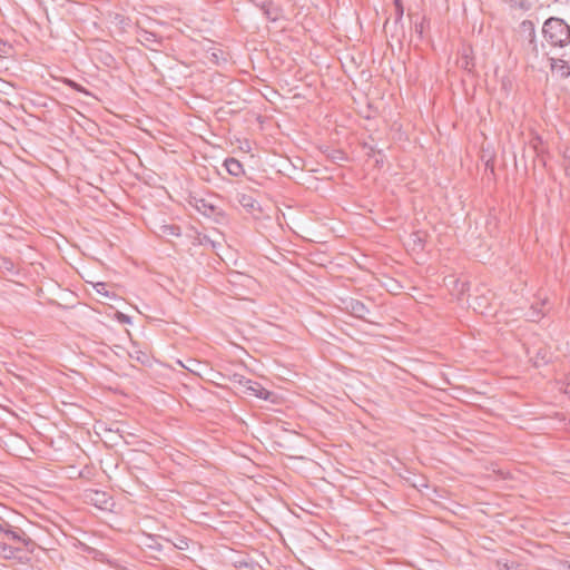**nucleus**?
<instances>
[{
  "mask_svg": "<svg viewBox=\"0 0 570 570\" xmlns=\"http://www.w3.org/2000/svg\"><path fill=\"white\" fill-rule=\"evenodd\" d=\"M544 39L553 47L563 48L570 43V26L562 19L551 17L542 27Z\"/></svg>",
  "mask_w": 570,
  "mask_h": 570,
  "instance_id": "obj_1",
  "label": "nucleus"
},
{
  "mask_svg": "<svg viewBox=\"0 0 570 570\" xmlns=\"http://www.w3.org/2000/svg\"><path fill=\"white\" fill-rule=\"evenodd\" d=\"M520 32L523 38L522 48L527 59L537 62L546 56L544 46L537 41L535 28L532 21L524 20L520 24Z\"/></svg>",
  "mask_w": 570,
  "mask_h": 570,
  "instance_id": "obj_2",
  "label": "nucleus"
},
{
  "mask_svg": "<svg viewBox=\"0 0 570 570\" xmlns=\"http://www.w3.org/2000/svg\"><path fill=\"white\" fill-rule=\"evenodd\" d=\"M240 393L256 396L265 401L271 400V397L273 396V394L269 391L263 387L259 383L254 382L252 380L248 381V384L245 385Z\"/></svg>",
  "mask_w": 570,
  "mask_h": 570,
  "instance_id": "obj_3",
  "label": "nucleus"
},
{
  "mask_svg": "<svg viewBox=\"0 0 570 570\" xmlns=\"http://www.w3.org/2000/svg\"><path fill=\"white\" fill-rule=\"evenodd\" d=\"M138 41L151 49V50H157V46L160 45V38L154 33V32H150V31H146V30H141L139 33H138Z\"/></svg>",
  "mask_w": 570,
  "mask_h": 570,
  "instance_id": "obj_4",
  "label": "nucleus"
},
{
  "mask_svg": "<svg viewBox=\"0 0 570 570\" xmlns=\"http://www.w3.org/2000/svg\"><path fill=\"white\" fill-rule=\"evenodd\" d=\"M346 309H348L352 315L358 318H365L370 313L368 308L357 299H350L346 302Z\"/></svg>",
  "mask_w": 570,
  "mask_h": 570,
  "instance_id": "obj_5",
  "label": "nucleus"
},
{
  "mask_svg": "<svg viewBox=\"0 0 570 570\" xmlns=\"http://www.w3.org/2000/svg\"><path fill=\"white\" fill-rule=\"evenodd\" d=\"M550 67L552 72L566 78L570 75V65L563 59H550Z\"/></svg>",
  "mask_w": 570,
  "mask_h": 570,
  "instance_id": "obj_6",
  "label": "nucleus"
},
{
  "mask_svg": "<svg viewBox=\"0 0 570 570\" xmlns=\"http://www.w3.org/2000/svg\"><path fill=\"white\" fill-rule=\"evenodd\" d=\"M179 364L186 370H188L190 373L196 374L198 376H203L204 372H212V370H209L206 364L197 360H187L186 364L179 361Z\"/></svg>",
  "mask_w": 570,
  "mask_h": 570,
  "instance_id": "obj_7",
  "label": "nucleus"
},
{
  "mask_svg": "<svg viewBox=\"0 0 570 570\" xmlns=\"http://www.w3.org/2000/svg\"><path fill=\"white\" fill-rule=\"evenodd\" d=\"M544 304L546 301L532 304L530 311L525 314L527 320L531 322L539 321L544 315V312L541 309V306H543Z\"/></svg>",
  "mask_w": 570,
  "mask_h": 570,
  "instance_id": "obj_8",
  "label": "nucleus"
},
{
  "mask_svg": "<svg viewBox=\"0 0 570 570\" xmlns=\"http://www.w3.org/2000/svg\"><path fill=\"white\" fill-rule=\"evenodd\" d=\"M6 534L11 538L12 540L14 541H21L23 542L27 547L28 546H32V541L30 539H26V534L24 532L21 530V529H9V530H6Z\"/></svg>",
  "mask_w": 570,
  "mask_h": 570,
  "instance_id": "obj_9",
  "label": "nucleus"
},
{
  "mask_svg": "<svg viewBox=\"0 0 570 570\" xmlns=\"http://www.w3.org/2000/svg\"><path fill=\"white\" fill-rule=\"evenodd\" d=\"M225 167L233 176H238L243 171L242 164L235 158L226 159Z\"/></svg>",
  "mask_w": 570,
  "mask_h": 570,
  "instance_id": "obj_10",
  "label": "nucleus"
},
{
  "mask_svg": "<svg viewBox=\"0 0 570 570\" xmlns=\"http://www.w3.org/2000/svg\"><path fill=\"white\" fill-rule=\"evenodd\" d=\"M512 9L529 10L531 7L530 0H502Z\"/></svg>",
  "mask_w": 570,
  "mask_h": 570,
  "instance_id": "obj_11",
  "label": "nucleus"
},
{
  "mask_svg": "<svg viewBox=\"0 0 570 570\" xmlns=\"http://www.w3.org/2000/svg\"><path fill=\"white\" fill-rule=\"evenodd\" d=\"M229 381L238 389L239 392L248 384L249 379H246L242 374L234 373L229 377Z\"/></svg>",
  "mask_w": 570,
  "mask_h": 570,
  "instance_id": "obj_12",
  "label": "nucleus"
},
{
  "mask_svg": "<svg viewBox=\"0 0 570 570\" xmlns=\"http://www.w3.org/2000/svg\"><path fill=\"white\" fill-rule=\"evenodd\" d=\"M238 200L243 207L248 208L250 210L255 209L256 207V202L250 196L240 195Z\"/></svg>",
  "mask_w": 570,
  "mask_h": 570,
  "instance_id": "obj_13",
  "label": "nucleus"
},
{
  "mask_svg": "<svg viewBox=\"0 0 570 570\" xmlns=\"http://www.w3.org/2000/svg\"><path fill=\"white\" fill-rule=\"evenodd\" d=\"M12 52H13L12 46L9 42L0 39V57L11 56Z\"/></svg>",
  "mask_w": 570,
  "mask_h": 570,
  "instance_id": "obj_14",
  "label": "nucleus"
},
{
  "mask_svg": "<svg viewBox=\"0 0 570 570\" xmlns=\"http://www.w3.org/2000/svg\"><path fill=\"white\" fill-rule=\"evenodd\" d=\"M105 287H106V284L105 283H97L95 285V288L96 291L99 293V294H104L106 296H108V292L105 291Z\"/></svg>",
  "mask_w": 570,
  "mask_h": 570,
  "instance_id": "obj_15",
  "label": "nucleus"
},
{
  "mask_svg": "<svg viewBox=\"0 0 570 570\" xmlns=\"http://www.w3.org/2000/svg\"><path fill=\"white\" fill-rule=\"evenodd\" d=\"M395 7H396L397 19H401L403 16V7H402L400 0H395Z\"/></svg>",
  "mask_w": 570,
  "mask_h": 570,
  "instance_id": "obj_16",
  "label": "nucleus"
},
{
  "mask_svg": "<svg viewBox=\"0 0 570 570\" xmlns=\"http://www.w3.org/2000/svg\"><path fill=\"white\" fill-rule=\"evenodd\" d=\"M42 519H43V518H42V517L40 515V513L38 512V523H37L38 530H43V531H46V532H48V533H51V532H50V529H49L47 525H42V524L40 523V520H42Z\"/></svg>",
  "mask_w": 570,
  "mask_h": 570,
  "instance_id": "obj_17",
  "label": "nucleus"
},
{
  "mask_svg": "<svg viewBox=\"0 0 570 570\" xmlns=\"http://www.w3.org/2000/svg\"><path fill=\"white\" fill-rule=\"evenodd\" d=\"M2 550L6 558H11L13 556L12 548L3 546Z\"/></svg>",
  "mask_w": 570,
  "mask_h": 570,
  "instance_id": "obj_18",
  "label": "nucleus"
},
{
  "mask_svg": "<svg viewBox=\"0 0 570 570\" xmlns=\"http://www.w3.org/2000/svg\"><path fill=\"white\" fill-rule=\"evenodd\" d=\"M563 392L570 396V377H568L567 382L564 383Z\"/></svg>",
  "mask_w": 570,
  "mask_h": 570,
  "instance_id": "obj_19",
  "label": "nucleus"
},
{
  "mask_svg": "<svg viewBox=\"0 0 570 570\" xmlns=\"http://www.w3.org/2000/svg\"><path fill=\"white\" fill-rule=\"evenodd\" d=\"M176 548H178L179 550H185L187 548V541L186 540H180L179 544H176Z\"/></svg>",
  "mask_w": 570,
  "mask_h": 570,
  "instance_id": "obj_20",
  "label": "nucleus"
},
{
  "mask_svg": "<svg viewBox=\"0 0 570 570\" xmlns=\"http://www.w3.org/2000/svg\"><path fill=\"white\" fill-rule=\"evenodd\" d=\"M148 547H149L150 549L160 550V544H159V543H157V542H155V543H153V544H148Z\"/></svg>",
  "mask_w": 570,
  "mask_h": 570,
  "instance_id": "obj_21",
  "label": "nucleus"
},
{
  "mask_svg": "<svg viewBox=\"0 0 570 570\" xmlns=\"http://www.w3.org/2000/svg\"><path fill=\"white\" fill-rule=\"evenodd\" d=\"M561 570H570V562H564V563L561 566Z\"/></svg>",
  "mask_w": 570,
  "mask_h": 570,
  "instance_id": "obj_22",
  "label": "nucleus"
},
{
  "mask_svg": "<svg viewBox=\"0 0 570 570\" xmlns=\"http://www.w3.org/2000/svg\"><path fill=\"white\" fill-rule=\"evenodd\" d=\"M96 495H100V493L96 492ZM101 497L105 498L106 494L105 493H101Z\"/></svg>",
  "mask_w": 570,
  "mask_h": 570,
  "instance_id": "obj_23",
  "label": "nucleus"
}]
</instances>
